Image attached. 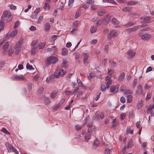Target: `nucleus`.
<instances>
[{"label": "nucleus", "instance_id": "nucleus-1", "mask_svg": "<svg viewBox=\"0 0 154 154\" xmlns=\"http://www.w3.org/2000/svg\"><path fill=\"white\" fill-rule=\"evenodd\" d=\"M55 70L54 74L51 75V79H54L55 77L58 78L60 76L64 75L66 72L65 70H63L58 67L56 68Z\"/></svg>", "mask_w": 154, "mask_h": 154}, {"label": "nucleus", "instance_id": "nucleus-2", "mask_svg": "<svg viewBox=\"0 0 154 154\" xmlns=\"http://www.w3.org/2000/svg\"><path fill=\"white\" fill-rule=\"evenodd\" d=\"M1 19H4V20H7L8 22H10L12 20V17L11 12L9 11L5 10L3 13Z\"/></svg>", "mask_w": 154, "mask_h": 154}, {"label": "nucleus", "instance_id": "nucleus-3", "mask_svg": "<svg viewBox=\"0 0 154 154\" xmlns=\"http://www.w3.org/2000/svg\"><path fill=\"white\" fill-rule=\"evenodd\" d=\"M58 61V59L54 56H51L48 58L45 63L46 66L51 64H54L56 63Z\"/></svg>", "mask_w": 154, "mask_h": 154}, {"label": "nucleus", "instance_id": "nucleus-4", "mask_svg": "<svg viewBox=\"0 0 154 154\" xmlns=\"http://www.w3.org/2000/svg\"><path fill=\"white\" fill-rule=\"evenodd\" d=\"M23 38H21L19 40V41L15 45V52L17 54H18V53L21 50V46L23 43Z\"/></svg>", "mask_w": 154, "mask_h": 154}, {"label": "nucleus", "instance_id": "nucleus-5", "mask_svg": "<svg viewBox=\"0 0 154 154\" xmlns=\"http://www.w3.org/2000/svg\"><path fill=\"white\" fill-rule=\"evenodd\" d=\"M112 74H109L105 78V84H106L107 88H109L112 83V81L110 79L112 77Z\"/></svg>", "mask_w": 154, "mask_h": 154}, {"label": "nucleus", "instance_id": "nucleus-6", "mask_svg": "<svg viewBox=\"0 0 154 154\" xmlns=\"http://www.w3.org/2000/svg\"><path fill=\"white\" fill-rule=\"evenodd\" d=\"M119 34V32L115 30H111L107 37V39L108 40L110 39L113 37H115L117 36Z\"/></svg>", "mask_w": 154, "mask_h": 154}, {"label": "nucleus", "instance_id": "nucleus-7", "mask_svg": "<svg viewBox=\"0 0 154 154\" xmlns=\"http://www.w3.org/2000/svg\"><path fill=\"white\" fill-rule=\"evenodd\" d=\"M5 145L6 146L7 149L9 152H13L15 150V148L13 146L10 145L8 143H5Z\"/></svg>", "mask_w": 154, "mask_h": 154}, {"label": "nucleus", "instance_id": "nucleus-8", "mask_svg": "<svg viewBox=\"0 0 154 154\" xmlns=\"http://www.w3.org/2000/svg\"><path fill=\"white\" fill-rule=\"evenodd\" d=\"M141 28V26L140 25H137L135 26L133 28H130L128 29L127 30V32L128 33L130 34L133 32H134L137 30Z\"/></svg>", "mask_w": 154, "mask_h": 154}, {"label": "nucleus", "instance_id": "nucleus-9", "mask_svg": "<svg viewBox=\"0 0 154 154\" xmlns=\"http://www.w3.org/2000/svg\"><path fill=\"white\" fill-rule=\"evenodd\" d=\"M89 53H83V63L84 64H85L87 63V60L89 58Z\"/></svg>", "mask_w": 154, "mask_h": 154}, {"label": "nucleus", "instance_id": "nucleus-10", "mask_svg": "<svg viewBox=\"0 0 154 154\" xmlns=\"http://www.w3.org/2000/svg\"><path fill=\"white\" fill-rule=\"evenodd\" d=\"M127 54L128 55V58L131 59L135 56L136 53L133 50L130 49L128 51Z\"/></svg>", "mask_w": 154, "mask_h": 154}, {"label": "nucleus", "instance_id": "nucleus-11", "mask_svg": "<svg viewBox=\"0 0 154 154\" xmlns=\"http://www.w3.org/2000/svg\"><path fill=\"white\" fill-rule=\"evenodd\" d=\"M119 87L118 85H116V86L114 85L112 86L110 89V91L114 94L116 93L118 91Z\"/></svg>", "mask_w": 154, "mask_h": 154}, {"label": "nucleus", "instance_id": "nucleus-12", "mask_svg": "<svg viewBox=\"0 0 154 154\" xmlns=\"http://www.w3.org/2000/svg\"><path fill=\"white\" fill-rule=\"evenodd\" d=\"M12 78L13 79H15L17 80H20L21 79H24V78L22 75H13Z\"/></svg>", "mask_w": 154, "mask_h": 154}, {"label": "nucleus", "instance_id": "nucleus-13", "mask_svg": "<svg viewBox=\"0 0 154 154\" xmlns=\"http://www.w3.org/2000/svg\"><path fill=\"white\" fill-rule=\"evenodd\" d=\"M151 37V35L149 34H145L141 36V38L145 40L149 39Z\"/></svg>", "mask_w": 154, "mask_h": 154}, {"label": "nucleus", "instance_id": "nucleus-14", "mask_svg": "<svg viewBox=\"0 0 154 154\" xmlns=\"http://www.w3.org/2000/svg\"><path fill=\"white\" fill-rule=\"evenodd\" d=\"M137 91H136L137 93L139 92L140 93V95L143 96V91L142 89V86L141 85H140L139 86L137 87Z\"/></svg>", "mask_w": 154, "mask_h": 154}, {"label": "nucleus", "instance_id": "nucleus-15", "mask_svg": "<svg viewBox=\"0 0 154 154\" xmlns=\"http://www.w3.org/2000/svg\"><path fill=\"white\" fill-rule=\"evenodd\" d=\"M151 17H140V19L143 22L149 23Z\"/></svg>", "mask_w": 154, "mask_h": 154}, {"label": "nucleus", "instance_id": "nucleus-16", "mask_svg": "<svg viewBox=\"0 0 154 154\" xmlns=\"http://www.w3.org/2000/svg\"><path fill=\"white\" fill-rule=\"evenodd\" d=\"M111 19V16L108 15L104 17V20H103V22L105 23H108L110 21Z\"/></svg>", "mask_w": 154, "mask_h": 154}, {"label": "nucleus", "instance_id": "nucleus-17", "mask_svg": "<svg viewBox=\"0 0 154 154\" xmlns=\"http://www.w3.org/2000/svg\"><path fill=\"white\" fill-rule=\"evenodd\" d=\"M106 13V11L105 10L101 9L99 10L97 12L98 16H101L104 15Z\"/></svg>", "mask_w": 154, "mask_h": 154}, {"label": "nucleus", "instance_id": "nucleus-18", "mask_svg": "<svg viewBox=\"0 0 154 154\" xmlns=\"http://www.w3.org/2000/svg\"><path fill=\"white\" fill-rule=\"evenodd\" d=\"M61 52L62 54L63 55L65 56L67 55L68 51L66 48H62Z\"/></svg>", "mask_w": 154, "mask_h": 154}, {"label": "nucleus", "instance_id": "nucleus-19", "mask_svg": "<svg viewBox=\"0 0 154 154\" xmlns=\"http://www.w3.org/2000/svg\"><path fill=\"white\" fill-rule=\"evenodd\" d=\"M18 32V30L17 29L13 30L10 33V37H13L16 36Z\"/></svg>", "mask_w": 154, "mask_h": 154}, {"label": "nucleus", "instance_id": "nucleus-20", "mask_svg": "<svg viewBox=\"0 0 154 154\" xmlns=\"http://www.w3.org/2000/svg\"><path fill=\"white\" fill-rule=\"evenodd\" d=\"M91 137V135L89 134L86 133L85 136V141L88 142L90 139Z\"/></svg>", "mask_w": 154, "mask_h": 154}, {"label": "nucleus", "instance_id": "nucleus-21", "mask_svg": "<svg viewBox=\"0 0 154 154\" xmlns=\"http://www.w3.org/2000/svg\"><path fill=\"white\" fill-rule=\"evenodd\" d=\"M133 97L131 95H128L127 97V103H130L132 101Z\"/></svg>", "mask_w": 154, "mask_h": 154}, {"label": "nucleus", "instance_id": "nucleus-22", "mask_svg": "<svg viewBox=\"0 0 154 154\" xmlns=\"http://www.w3.org/2000/svg\"><path fill=\"white\" fill-rule=\"evenodd\" d=\"M99 143L98 140L97 139H96L93 143L94 147L95 148H96L99 146Z\"/></svg>", "mask_w": 154, "mask_h": 154}, {"label": "nucleus", "instance_id": "nucleus-23", "mask_svg": "<svg viewBox=\"0 0 154 154\" xmlns=\"http://www.w3.org/2000/svg\"><path fill=\"white\" fill-rule=\"evenodd\" d=\"M143 102V100L141 99L138 101L137 104V106L138 108L140 109L142 107Z\"/></svg>", "mask_w": 154, "mask_h": 154}, {"label": "nucleus", "instance_id": "nucleus-24", "mask_svg": "<svg viewBox=\"0 0 154 154\" xmlns=\"http://www.w3.org/2000/svg\"><path fill=\"white\" fill-rule=\"evenodd\" d=\"M125 74L124 72H122L118 78V80L119 81H121L122 80L125 76Z\"/></svg>", "mask_w": 154, "mask_h": 154}, {"label": "nucleus", "instance_id": "nucleus-25", "mask_svg": "<svg viewBox=\"0 0 154 154\" xmlns=\"http://www.w3.org/2000/svg\"><path fill=\"white\" fill-rule=\"evenodd\" d=\"M67 62L66 60L65 59H63V63L62 64V67L65 68L66 67V66L67 65Z\"/></svg>", "mask_w": 154, "mask_h": 154}, {"label": "nucleus", "instance_id": "nucleus-26", "mask_svg": "<svg viewBox=\"0 0 154 154\" xmlns=\"http://www.w3.org/2000/svg\"><path fill=\"white\" fill-rule=\"evenodd\" d=\"M50 24L48 23H46L45 26V30L47 31H48L50 29Z\"/></svg>", "mask_w": 154, "mask_h": 154}, {"label": "nucleus", "instance_id": "nucleus-27", "mask_svg": "<svg viewBox=\"0 0 154 154\" xmlns=\"http://www.w3.org/2000/svg\"><path fill=\"white\" fill-rule=\"evenodd\" d=\"M57 92L55 91H52L51 95V98L53 99L54 98L57 96Z\"/></svg>", "mask_w": 154, "mask_h": 154}, {"label": "nucleus", "instance_id": "nucleus-28", "mask_svg": "<svg viewBox=\"0 0 154 154\" xmlns=\"http://www.w3.org/2000/svg\"><path fill=\"white\" fill-rule=\"evenodd\" d=\"M37 51V47H33L31 51V53L32 54H35Z\"/></svg>", "mask_w": 154, "mask_h": 154}, {"label": "nucleus", "instance_id": "nucleus-29", "mask_svg": "<svg viewBox=\"0 0 154 154\" xmlns=\"http://www.w3.org/2000/svg\"><path fill=\"white\" fill-rule=\"evenodd\" d=\"M45 45V43H40L38 44V46L39 49L43 48Z\"/></svg>", "mask_w": 154, "mask_h": 154}, {"label": "nucleus", "instance_id": "nucleus-30", "mask_svg": "<svg viewBox=\"0 0 154 154\" xmlns=\"http://www.w3.org/2000/svg\"><path fill=\"white\" fill-rule=\"evenodd\" d=\"M9 7L11 10H15L17 9V6L13 4H11L9 5Z\"/></svg>", "mask_w": 154, "mask_h": 154}, {"label": "nucleus", "instance_id": "nucleus-31", "mask_svg": "<svg viewBox=\"0 0 154 154\" xmlns=\"http://www.w3.org/2000/svg\"><path fill=\"white\" fill-rule=\"evenodd\" d=\"M111 22L112 23L115 24H119V22L116 18H113L111 20Z\"/></svg>", "mask_w": 154, "mask_h": 154}, {"label": "nucleus", "instance_id": "nucleus-32", "mask_svg": "<svg viewBox=\"0 0 154 154\" xmlns=\"http://www.w3.org/2000/svg\"><path fill=\"white\" fill-rule=\"evenodd\" d=\"M103 2H109L114 5L116 4V3L114 2L113 0H103Z\"/></svg>", "mask_w": 154, "mask_h": 154}, {"label": "nucleus", "instance_id": "nucleus-33", "mask_svg": "<svg viewBox=\"0 0 154 154\" xmlns=\"http://www.w3.org/2000/svg\"><path fill=\"white\" fill-rule=\"evenodd\" d=\"M44 100L45 104H47L51 102L50 100L48 97H44Z\"/></svg>", "mask_w": 154, "mask_h": 154}, {"label": "nucleus", "instance_id": "nucleus-34", "mask_svg": "<svg viewBox=\"0 0 154 154\" xmlns=\"http://www.w3.org/2000/svg\"><path fill=\"white\" fill-rule=\"evenodd\" d=\"M138 3L137 1H129L127 2V4L129 5H134Z\"/></svg>", "mask_w": 154, "mask_h": 154}, {"label": "nucleus", "instance_id": "nucleus-35", "mask_svg": "<svg viewBox=\"0 0 154 154\" xmlns=\"http://www.w3.org/2000/svg\"><path fill=\"white\" fill-rule=\"evenodd\" d=\"M9 45L8 42H6L3 46V49L4 50H6L8 48Z\"/></svg>", "mask_w": 154, "mask_h": 154}, {"label": "nucleus", "instance_id": "nucleus-36", "mask_svg": "<svg viewBox=\"0 0 154 154\" xmlns=\"http://www.w3.org/2000/svg\"><path fill=\"white\" fill-rule=\"evenodd\" d=\"M44 90V88L42 87H41L38 89L37 91V93L39 94H41L43 92Z\"/></svg>", "mask_w": 154, "mask_h": 154}, {"label": "nucleus", "instance_id": "nucleus-37", "mask_svg": "<svg viewBox=\"0 0 154 154\" xmlns=\"http://www.w3.org/2000/svg\"><path fill=\"white\" fill-rule=\"evenodd\" d=\"M133 141V139L132 138L130 140H129L128 145V147H131L132 145H133V143L132 142Z\"/></svg>", "mask_w": 154, "mask_h": 154}, {"label": "nucleus", "instance_id": "nucleus-38", "mask_svg": "<svg viewBox=\"0 0 154 154\" xmlns=\"http://www.w3.org/2000/svg\"><path fill=\"white\" fill-rule=\"evenodd\" d=\"M152 87V85L148 84H145L144 86V89L146 90H147L150 88Z\"/></svg>", "mask_w": 154, "mask_h": 154}, {"label": "nucleus", "instance_id": "nucleus-39", "mask_svg": "<svg viewBox=\"0 0 154 154\" xmlns=\"http://www.w3.org/2000/svg\"><path fill=\"white\" fill-rule=\"evenodd\" d=\"M44 8L45 9L47 10H49L50 9V5L48 2H46L45 3L44 6Z\"/></svg>", "mask_w": 154, "mask_h": 154}, {"label": "nucleus", "instance_id": "nucleus-40", "mask_svg": "<svg viewBox=\"0 0 154 154\" xmlns=\"http://www.w3.org/2000/svg\"><path fill=\"white\" fill-rule=\"evenodd\" d=\"M26 68L27 69L29 70H32L34 69V68L32 66L29 65V63H27L26 65Z\"/></svg>", "mask_w": 154, "mask_h": 154}, {"label": "nucleus", "instance_id": "nucleus-41", "mask_svg": "<svg viewBox=\"0 0 154 154\" xmlns=\"http://www.w3.org/2000/svg\"><path fill=\"white\" fill-rule=\"evenodd\" d=\"M97 30V28L96 27L92 26L91 28L90 32L93 33L95 32Z\"/></svg>", "mask_w": 154, "mask_h": 154}, {"label": "nucleus", "instance_id": "nucleus-42", "mask_svg": "<svg viewBox=\"0 0 154 154\" xmlns=\"http://www.w3.org/2000/svg\"><path fill=\"white\" fill-rule=\"evenodd\" d=\"M126 89V87L124 85H122L120 88V91L122 92L125 91Z\"/></svg>", "mask_w": 154, "mask_h": 154}, {"label": "nucleus", "instance_id": "nucleus-43", "mask_svg": "<svg viewBox=\"0 0 154 154\" xmlns=\"http://www.w3.org/2000/svg\"><path fill=\"white\" fill-rule=\"evenodd\" d=\"M154 108V105L153 103H151L150 104L149 108L148 109V110L149 111H151L152 110V109Z\"/></svg>", "mask_w": 154, "mask_h": 154}, {"label": "nucleus", "instance_id": "nucleus-44", "mask_svg": "<svg viewBox=\"0 0 154 154\" xmlns=\"http://www.w3.org/2000/svg\"><path fill=\"white\" fill-rule=\"evenodd\" d=\"M53 48H56L55 46H52L51 48H48L47 49V51L48 52H50L53 50Z\"/></svg>", "mask_w": 154, "mask_h": 154}, {"label": "nucleus", "instance_id": "nucleus-45", "mask_svg": "<svg viewBox=\"0 0 154 154\" xmlns=\"http://www.w3.org/2000/svg\"><path fill=\"white\" fill-rule=\"evenodd\" d=\"M2 131L6 134H10L9 132L5 128H2Z\"/></svg>", "mask_w": 154, "mask_h": 154}, {"label": "nucleus", "instance_id": "nucleus-46", "mask_svg": "<svg viewBox=\"0 0 154 154\" xmlns=\"http://www.w3.org/2000/svg\"><path fill=\"white\" fill-rule=\"evenodd\" d=\"M130 9L129 7H126L123 8L122 11L125 12L128 11H130Z\"/></svg>", "mask_w": 154, "mask_h": 154}, {"label": "nucleus", "instance_id": "nucleus-47", "mask_svg": "<svg viewBox=\"0 0 154 154\" xmlns=\"http://www.w3.org/2000/svg\"><path fill=\"white\" fill-rule=\"evenodd\" d=\"M120 119L121 120H123L125 118V113H122L120 114Z\"/></svg>", "mask_w": 154, "mask_h": 154}, {"label": "nucleus", "instance_id": "nucleus-48", "mask_svg": "<svg viewBox=\"0 0 154 154\" xmlns=\"http://www.w3.org/2000/svg\"><path fill=\"white\" fill-rule=\"evenodd\" d=\"M125 99L124 97L122 96L121 97L120 101L122 103H124L125 102Z\"/></svg>", "mask_w": 154, "mask_h": 154}, {"label": "nucleus", "instance_id": "nucleus-49", "mask_svg": "<svg viewBox=\"0 0 154 154\" xmlns=\"http://www.w3.org/2000/svg\"><path fill=\"white\" fill-rule=\"evenodd\" d=\"M58 36L57 35H54L51 37V40L52 41H54L57 38Z\"/></svg>", "mask_w": 154, "mask_h": 154}, {"label": "nucleus", "instance_id": "nucleus-50", "mask_svg": "<svg viewBox=\"0 0 154 154\" xmlns=\"http://www.w3.org/2000/svg\"><path fill=\"white\" fill-rule=\"evenodd\" d=\"M106 87L105 85H102L101 86V90L102 91H104L106 89Z\"/></svg>", "mask_w": 154, "mask_h": 154}, {"label": "nucleus", "instance_id": "nucleus-51", "mask_svg": "<svg viewBox=\"0 0 154 154\" xmlns=\"http://www.w3.org/2000/svg\"><path fill=\"white\" fill-rule=\"evenodd\" d=\"M131 22L127 23L125 25V26L126 27H129L131 26L132 25H134Z\"/></svg>", "mask_w": 154, "mask_h": 154}, {"label": "nucleus", "instance_id": "nucleus-52", "mask_svg": "<svg viewBox=\"0 0 154 154\" xmlns=\"http://www.w3.org/2000/svg\"><path fill=\"white\" fill-rule=\"evenodd\" d=\"M33 85L31 83H28V88L29 90L31 91L32 89Z\"/></svg>", "mask_w": 154, "mask_h": 154}, {"label": "nucleus", "instance_id": "nucleus-53", "mask_svg": "<svg viewBox=\"0 0 154 154\" xmlns=\"http://www.w3.org/2000/svg\"><path fill=\"white\" fill-rule=\"evenodd\" d=\"M132 91H131L130 90H128L126 91H125L124 92V93L125 94H132Z\"/></svg>", "mask_w": 154, "mask_h": 154}, {"label": "nucleus", "instance_id": "nucleus-54", "mask_svg": "<svg viewBox=\"0 0 154 154\" xmlns=\"http://www.w3.org/2000/svg\"><path fill=\"white\" fill-rule=\"evenodd\" d=\"M75 128L77 130H79L82 128L81 126L79 125H76L75 126Z\"/></svg>", "mask_w": 154, "mask_h": 154}, {"label": "nucleus", "instance_id": "nucleus-55", "mask_svg": "<svg viewBox=\"0 0 154 154\" xmlns=\"http://www.w3.org/2000/svg\"><path fill=\"white\" fill-rule=\"evenodd\" d=\"M116 119H114L113 120V121L112 122V126L113 127L116 126L117 125V122H116Z\"/></svg>", "mask_w": 154, "mask_h": 154}, {"label": "nucleus", "instance_id": "nucleus-56", "mask_svg": "<svg viewBox=\"0 0 154 154\" xmlns=\"http://www.w3.org/2000/svg\"><path fill=\"white\" fill-rule=\"evenodd\" d=\"M40 11V8H37L34 11V13L37 15L38 13Z\"/></svg>", "mask_w": 154, "mask_h": 154}, {"label": "nucleus", "instance_id": "nucleus-57", "mask_svg": "<svg viewBox=\"0 0 154 154\" xmlns=\"http://www.w3.org/2000/svg\"><path fill=\"white\" fill-rule=\"evenodd\" d=\"M19 25H20V22L19 21H16V22L15 23V25L14 26V28H17V27H18V26Z\"/></svg>", "mask_w": 154, "mask_h": 154}, {"label": "nucleus", "instance_id": "nucleus-58", "mask_svg": "<svg viewBox=\"0 0 154 154\" xmlns=\"http://www.w3.org/2000/svg\"><path fill=\"white\" fill-rule=\"evenodd\" d=\"M151 94H152L151 92H149L146 95V98L147 99H149L151 98Z\"/></svg>", "mask_w": 154, "mask_h": 154}, {"label": "nucleus", "instance_id": "nucleus-59", "mask_svg": "<svg viewBox=\"0 0 154 154\" xmlns=\"http://www.w3.org/2000/svg\"><path fill=\"white\" fill-rule=\"evenodd\" d=\"M79 24V22L77 21H75L73 23V26L77 27Z\"/></svg>", "mask_w": 154, "mask_h": 154}, {"label": "nucleus", "instance_id": "nucleus-60", "mask_svg": "<svg viewBox=\"0 0 154 154\" xmlns=\"http://www.w3.org/2000/svg\"><path fill=\"white\" fill-rule=\"evenodd\" d=\"M94 76L95 75L94 73H90L89 76H88V78L89 79H90L93 78Z\"/></svg>", "mask_w": 154, "mask_h": 154}, {"label": "nucleus", "instance_id": "nucleus-61", "mask_svg": "<svg viewBox=\"0 0 154 154\" xmlns=\"http://www.w3.org/2000/svg\"><path fill=\"white\" fill-rule=\"evenodd\" d=\"M110 150L109 149L106 148L105 149V154H110Z\"/></svg>", "mask_w": 154, "mask_h": 154}, {"label": "nucleus", "instance_id": "nucleus-62", "mask_svg": "<svg viewBox=\"0 0 154 154\" xmlns=\"http://www.w3.org/2000/svg\"><path fill=\"white\" fill-rule=\"evenodd\" d=\"M137 80L136 79H135L134 80L133 85L134 86V87H135L136 85H137Z\"/></svg>", "mask_w": 154, "mask_h": 154}, {"label": "nucleus", "instance_id": "nucleus-63", "mask_svg": "<svg viewBox=\"0 0 154 154\" xmlns=\"http://www.w3.org/2000/svg\"><path fill=\"white\" fill-rule=\"evenodd\" d=\"M102 21L100 20H98L96 23V25L97 26H99L100 25L102 24Z\"/></svg>", "mask_w": 154, "mask_h": 154}, {"label": "nucleus", "instance_id": "nucleus-64", "mask_svg": "<svg viewBox=\"0 0 154 154\" xmlns=\"http://www.w3.org/2000/svg\"><path fill=\"white\" fill-rule=\"evenodd\" d=\"M77 81L78 84L79 85L81 86L82 85V82L79 79H77Z\"/></svg>", "mask_w": 154, "mask_h": 154}]
</instances>
